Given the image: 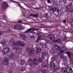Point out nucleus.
<instances>
[{
    "mask_svg": "<svg viewBox=\"0 0 73 73\" xmlns=\"http://www.w3.org/2000/svg\"><path fill=\"white\" fill-rule=\"evenodd\" d=\"M7 42V41L5 39H3L0 42V43L1 44H2V45H5L6 44V42Z\"/></svg>",
    "mask_w": 73,
    "mask_h": 73,
    "instance_id": "f8f14e48",
    "label": "nucleus"
},
{
    "mask_svg": "<svg viewBox=\"0 0 73 73\" xmlns=\"http://www.w3.org/2000/svg\"><path fill=\"white\" fill-rule=\"evenodd\" d=\"M40 1H43L44 0H40Z\"/></svg>",
    "mask_w": 73,
    "mask_h": 73,
    "instance_id": "338daca9",
    "label": "nucleus"
},
{
    "mask_svg": "<svg viewBox=\"0 0 73 73\" xmlns=\"http://www.w3.org/2000/svg\"><path fill=\"white\" fill-rule=\"evenodd\" d=\"M54 13L56 16H57L58 15H60L61 13V11H59L58 10L56 11H54Z\"/></svg>",
    "mask_w": 73,
    "mask_h": 73,
    "instance_id": "9b49d317",
    "label": "nucleus"
},
{
    "mask_svg": "<svg viewBox=\"0 0 73 73\" xmlns=\"http://www.w3.org/2000/svg\"><path fill=\"white\" fill-rule=\"evenodd\" d=\"M66 54H67L68 55V57H69V58H71V56H70V53H69V52H66Z\"/></svg>",
    "mask_w": 73,
    "mask_h": 73,
    "instance_id": "393cba45",
    "label": "nucleus"
},
{
    "mask_svg": "<svg viewBox=\"0 0 73 73\" xmlns=\"http://www.w3.org/2000/svg\"><path fill=\"white\" fill-rule=\"evenodd\" d=\"M21 69L22 71H24V70H26V68L25 67H21Z\"/></svg>",
    "mask_w": 73,
    "mask_h": 73,
    "instance_id": "b1692460",
    "label": "nucleus"
},
{
    "mask_svg": "<svg viewBox=\"0 0 73 73\" xmlns=\"http://www.w3.org/2000/svg\"><path fill=\"white\" fill-rule=\"evenodd\" d=\"M54 48L55 50L56 51L57 50H58L59 51L61 50V48L60 47L58 46V45H54Z\"/></svg>",
    "mask_w": 73,
    "mask_h": 73,
    "instance_id": "1a4fd4ad",
    "label": "nucleus"
},
{
    "mask_svg": "<svg viewBox=\"0 0 73 73\" xmlns=\"http://www.w3.org/2000/svg\"><path fill=\"white\" fill-rule=\"evenodd\" d=\"M72 9V7L70 6V5H68L66 6V7L65 10L67 12H70Z\"/></svg>",
    "mask_w": 73,
    "mask_h": 73,
    "instance_id": "39448f33",
    "label": "nucleus"
},
{
    "mask_svg": "<svg viewBox=\"0 0 73 73\" xmlns=\"http://www.w3.org/2000/svg\"><path fill=\"white\" fill-rule=\"evenodd\" d=\"M44 38L45 37H44V36L41 35V34H39V35L38 36L37 39L36 40V42H38V41L40 40H43L44 39Z\"/></svg>",
    "mask_w": 73,
    "mask_h": 73,
    "instance_id": "423d86ee",
    "label": "nucleus"
},
{
    "mask_svg": "<svg viewBox=\"0 0 73 73\" xmlns=\"http://www.w3.org/2000/svg\"><path fill=\"white\" fill-rule=\"evenodd\" d=\"M2 7L4 9H6L8 7V4L6 3H4L2 4Z\"/></svg>",
    "mask_w": 73,
    "mask_h": 73,
    "instance_id": "9d476101",
    "label": "nucleus"
},
{
    "mask_svg": "<svg viewBox=\"0 0 73 73\" xmlns=\"http://www.w3.org/2000/svg\"><path fill=\"white\" fill-rule=\"evenodd\" d=\"M29 62H33L32 60L31 59H29L28 61Z\"/></svg>",
    "mask_w": 73,
    "mask_h": 73,
    "instance_id": "58836bf2",
    "label": "nucleus"
},
{
    "mask_svg": "<svg viewBox=\"0 0 73 73\" xmlns=\"http://www.w3.org/2000/svg\"><path fill=\"white\" fill-rule=\"evenodd\" d=\"M54 3H55V4H56V2H54Z\"/></svg>",
    "mask_w": 73,
    "mask_h": 73,
    "instance_id": "774afa93",
    "label": "nucleus"
},
{
    "mask_svg": "<svg viewBox=\"0 0 73 73\" xmlns=\"http://www.w3.org/2000/svg\"><path fill=\"white\" fill-rule=\"evenodd\" d=\"M54 42H62V41H61V40L60 39H58L56 40H54Z\"/></svg>",
    "mask_w": 73,
    "mask_h": 73,
    "instance_id": "aec40b11",
    "label": "nucleus"
},
{
    "mask_svg": "<svg viewBox=\"0 0 73 73\" xmlns=\"http://www.w3.org/2000/svg\"><path fill=\"white\" fill-rule=\"evenodd\" d=\"M54 57H52L51 58V61H54Z\"/></svg>",
    "mask_w": 73,
    "mask_h": 73,
    "instance_id": "603ef678",
    "label": "nucleus"
},
{
    "mask_svg": "<svg viewBox=\"0 0 73 73\" xmlns=\"http://www.w3.org/2000/svg\"><path fill=\"white\" fill-rule=\"evenodd\" d=\"M30 37L31 38H35V36H30Z\"/></svg>",
    "mask_w": 73,
    "mask_h": 73,
    "instance_id": "bf43d9fd",
    "label": "nucleus"
},
{
    "mask_svg": "<svg viewBox=\"0 0 73 73\" xmlns=\"http://www.w3.org/2000/svg\"><path fill=\"white\" fill-rule=\"evenodd\" d=\"M70 5H72V4H73L72 3H71L70 4Z\"/></svg>",
    "mask_w": 73,
    "mask_h": 73,
    "instance_id": "0e129e2a",
    "label": "nucleus"
},
{
    "mask_svg": "<svg viewBox=\"0 0 73 73\" xmlns=\"http://www.w3.org/2000/svg\"><path fill=\"white\" fill-rule=\"evenodd\" d=\"M10 50V48H7L3 49L2 53L4 54H7V53H8Z\"/></svg>",
    "mask_w": 73,
    "mask_h": 73,
    "instance_id": "20e7f679",
    "label": "nucleus"
},
{
    "mask_svg": "<svg viewBox=\"0 0 73 73\" xmlns=\"http://www.w3.org/2000/svg\"><path fill=\"white\" fill-rule=\"evenodd\" d=\"M42 27L44 28H49V27H46L45 26V25H42Z\"/></svg>",
    "mask_w": 73,
    "mask_h": 73,
    "instance_id": "7c9ffc66",
    "label": "nucleus"
},
{
    "mask_svg": "<svg viewBox=\"0 0 73 73\" xmlns=\"http://www.w3.org/2000/svg\"><path fill=\"white\" fill-rule=\"evenodd\" d=\"M9 73H12V70H9Z\"/></svg>",
    "mask_w": 73,
    "mask_h": 73,
    "instance_id": "864d4df0",
    "label": "nucleus"
},
{
    "mask_svg": "<svg viewBox=\"0 0 73 73\" xmlns=\"http://www.w3.org/2000/svg\"><path fill=\"white\" fill-rule=\"evenodd\" d=\"M44 17L45 18H48L49 17V15L48 14H45L44 15Z\"/></svg>",
    "mask_w": 73,
    "mask_h": 73,
    "instance_id": "72a5a7b5",
    "label": "nucleus"
},
{
    "mask_svg": "<svg viewBox=\"0 0 73 73\" xmlns=\"http://www.w3.org/2000/svg\"><path fill=\"white\" fill-rule=\"evenodd\" d=\"M23 15L24 16H25V14H23Z\"/></svg>",
    "mask_w": 73,
    "mask_h": 73,
    "instance_id": "69168bd1",
    "label": "nucleus"
},
{
    "mask_svg": "<svg viewBox=\"0 0 73 73\" xmlns=\"http://www.w3.org/2000/svg\"><path fill=\"white\" fill-rule=\"evenodd\" d=\"M48 1V3H51V1L50 0H47Z\"/></svg>",
    "mask_w": 73,
    "mask_h": 73,
    "instance_id": "8fccbe9b",
    "label": "nucleus"
},
{
    "mask_svg": "<svg viewBox=\"0 0 73 73\" xmlns=\"http://www.w3.org/2000/svg\"><path fill=\"white\" fill-rule=\"evenodd\" d=\"M66 19H65L64 20H63V23H64V24H66Z\"/></svg>",
    "mask_w": 73,
    "mask_h": 73,
    "instance_id": "ea45409f",
    "label": "nucleus"
},
{
    "mask_svg": "<svg viewBox=\"0 0 73 73\" xmlns=\"http://www.w3.org/2000/svg\"><path fill=\"white\" fill-rule=\"evenodd\" d=\"M57 9V7H55V8H54V9Z\"/></svg>",
    "mask_w": 73,
    "mask_h": 73,
    "instance_id": "e2e57ef3",
    "label": "nucleus"
},
{
    "mask_svg": "<svg viewBox=\"0 0 73 73\" xmlns=\"http://www.w3.org/2000/svg\"><path fill=\"white\" fill-rule=\"evenodd\" d=\"M47 37L48 38H49L50 40L51 41H53L55 39V37L52 34H50L48 35Z\"/></svg>",
    "mask_w": 73,
    "mask_h": 73,
    "instance_id": "7ed1b4c3",
    "label": "nucleus"
},
{
    "mask_svg": "<svg viewBox=\"0 0 73 73\" xmlns=\"http://www.w3.org/2000/svg\"><path fill=\"white\" fill-rule=\"evenodd\" d=\"M33 61L35 64H37V60L36 59H34L33 60Z\"/></svg>",
    "mask_w": 73,
    "mask_h": 73,
    "instance_id": "c756f323",
    "label": "nucleus"
},
{
    "mask_svg": "<svg viewBox=\"0 0 73 73\" xmlns=\"http://www.w3.org/2000/svg\"><path fill=\"white\" fill-rule=\"evenodd\" d=\"M14 45H19V41L18 42H14L13 43Z\"/></svg>",
    "mask_w": 73,
    "mask_h": 73,
    "instance_id": "5701e85b",
    "label": "nucleus"
},
{
    "mask_svg": "<svg viewBox=\"0 0 73 73\" xmlns=\"http://www.w3.org/2000/svg\"><path fill=\"white\" fill-rule=\"evenodd\" d=\"M20 62L21 65H24V64H25V62L23 60H21L20 61Z\"/></svg>",
    "mask_w": 73,
    "mask_h": 73,
    "instance_id": "6ab92c4d",
    "label": "nucleus"
},
{
    "mask_svg": "<svg viewBox=\"0 0 73 73\" xmlns=\"http://www.w3.org/2000/svg\"><path fill=\"white\" fill-rule=\"evenodd\" d=\"M31 16L33 17H38V14H31L29 15V16Z\"/></svg>",
    "mask_w": 73,
    "mask_h": 73,
    "instance_id": "f3484780",
    "label": "nucleus"
},
{
    "mask_svg": "<svg viewBox=\"0 0 73 73\" xmlns=\"http://www.w3.org/2000/svg\"><path fill=\"white\" fill-rule=\"evenodd\" d=\"M56 69H57V70H58V69H60V67L59 66L56 67Z\"/></svg>",
    "mask_w": 73,
    "mask_h": 73,
    "instance_id": "c03bdc74",
    "label": "nucleus"
},
{
    "mask_svg": "<svg viewBox=\"0 0 73 73\" xmlns=\"http://www.w3.org/2000/svg\"><path fill=\"white\" fill-rule=\"evenodd\" d=\"M19 36L20 37H21L23 39H24L25 38V36H24V35L22 33H20L19 34Z\"/></svg>",
    "mask_w": 73,
    "mask_h": 73,
    "instance_id": "4be33fe9",
    "label": "nucleus"
},
{
    "mask_svg": "<svg viewBox=\"0 0 73 73\" xmlns=\"http://www.w3.org/2000/svg\"><path fill=\"white\" fill-rule=\"evenodd\" d=\"M72 67L68 66L66 68H64L61 70V73H66L67 72L68 73H72Z\"/></svg>",
    "mask_w": 73,
    "mask_h": 73,
    "instance_id": "f257e3e1",
    "label": "nucleus"
},
{
    "mask_svg": "<svg viewBox=\"0 0 73 73\" xmlns=\"http://www.w3.org/2000/svg\"><path fill=\"white\" fill-rule=\"evenodd\" d=\"M41 72L42 73H46L47 72L46 70L45 69H43L41 70Z\"/></svg>",
    "mask_w": 73,
    "mask_h": 73,
    "instance_id": "bb28decb",
    "label": "nucleus"
},
{
    "mask_svg": "<svg viewBox=\"0 0 73 73\" xmlns=\"http://www.w3.org/2000/svg\"><path fill=\"white\" fill-rule=\"evenodd\" d=\"M34 53V50H33L31 49H30L29 50V52H28L29 54V55H31V54H33V53Z\"/></svg>",
    "mask_w": 73,
    "mask_h": 73,
    "instance_id": "ddd939ff",
    "label": "nucleus"
},
{
    "mask_svg": "<svg viewBox=\"0 0 73 73\" xmlns=\"http://www.w3.org/2000/svg\"><path fill=\"white\" fill-rule=\"evenodd\" d=\"M50 11L54 12V8L53 7H52L51 8H50Z\"/></svg>",
    "mask_w": 73,
    "mask_h": 73,
    "instance_id": "2f4dec72",
    "label": "nucleus"
},
{
    "mask_svg": "<svg viewBox=\"0 0 73 73\" xmlns=\"http://www.w3.org/2000/svg\"><path fill=\"white\" fill-rule=\"evenodd\" d=\"M2 33H3L2 32H0V36L1 35Z\"/></svg>",
    "mask_w": 73,
    "mask_h": 73,
    "instance_id": "680f3d73",
    "label": "nucleus"
},
{
    "mask_svg": "<svg viewBox=\"0 0 73 73\" xmlns=\"http://www.w3.org/2000/svg\"><path fill=\"white\" fill-rule=\"evenodd\" d=\"M68 61L66 60H64L63 62V64L64 66H67L68 64Z\"/></svg>",
    "mask_w": 73,
    "mask_h": 73,
    "instance_id": "dca6fc26",
    "label": "nucleus"
},
{
    "mask_svg": "<svg viewBox=\"0 0 73 73\" xmlns=\"http://www.w3.org/2000/svg\"><path fill=\"white\" fill-rule=\"evenodd\" d=\"M33 65V62H31L30 63V65L31 66H32Z\"/></svg>",
    "mask_w": 73,
    "mask_h": 73,
    "instance_id": "a19ab883",
    "label": "nucleus"
},
{
    "mask_svg": "<svg viewBox=\"0 0 73 73\" xmlns=\"http://www.w3.org/2000/svg\"><path fill=\"white\" fill-rule=\"evenodd\" d=\"M42 59H43V60L44 62H45V61H46V60L45 59V57L44 56H42Z\"/></svg>",
    "mask_w": 73,
    "mask_h": 73,
    "instance_id": "c9c22d12",
    "label": "nucleus"
},
{
    "mask_svg": "<svg viewBox=\"0 0 73 73\" xmlns=\"http://www.w3.org/2000/svg\"><path fill=\"white\" fill-rule=\"evenodd\" d=\"M50 66L51 67H53V66H54V63L53 62H51L50 64Z\"/></svg>",
    "mask_w": 73,
    "mask_h": 73,
    "instance_id": "a878e982",
    "label": "nucleus"
},
{
    "mask_svg": "<svg viewBox=\"0 0 73 73\" xmlns=\"http://www.w3.org/2000/svg\"><path fill=\"white\" fill-rule=\"evenodd\" d=\"M71 25L72 27H73V20L71 21Z\"/></svg>",
    "mask_w": 73,
    "mask_h": 73,
    "instance_id": "37998d69",
    "label": "nucleus"
},
{
    "mask_svg": "<svg viewBox=\"0 0 73 73\" xmlns=\"http://www.w3.org/2000/svg\"><path fill=\"white\" fill-rule=\"evenodd\" d=\"M64 55L63 54H62L60 55V58H62V59H63L64 58Z\"/></svg>",
    "mask_w": 73,
    "mask_h": 73,
    "instance_id": "c85d7f7f",
    "label": "nucleus"
},
{
    "mask_svg": "<svg viewBox=\"0 0 73 73\" xmlns=\"http://www.w3.org/2000/svg\"><path fill=\"white\" fill-rule=\"evenodd\" d=\"M3 17L4 19H5L7 18V17L5 15H4L3 16Z\"/></svg>",
    "mask_w": 73,
    "mask_h": 73,
    "instance_id": "4c0bfd02",
    "label": "nucleus"
},
{
    "mask_svg": "<svg viewBox=\"0 0 73 73\" xmlns=\"http://www.w3.org/2000/svg\"><path fill=\"white\" fill-rule=\"evenodd\" d=\"M38 25L39 26V27H41V26H42V24H38Z\"/></svg>",
    "mask_w": 73,
    "mask_h": 73,
    "instance_id": "6e6d98bb",
    "label": "nucleus"
},
{
    "mask_svg": "<svg viewBox=\"0 0 73 73\" xmlns=\"http://www.w3.org/2000/svg\"><path fill=\"white\" fill-rule=\"evenodd\" d=\"M45 41L46 42H49V40H48L47 39H46L45 40Z\"/></svg>",
    "mask_w": 73,
    "mask_h": 73,
    "instance_id": "5fc2aeb1",
    "label": "nucleus"
},
{
    "mask_svg": "<svg viewBox=\"0 0 73 73\" xmlns=\"http://www.w3.org/2000/svg\"><path fill=\"white\" fill-rule=\"evenodd\" d=\"M44 68H46L48 67V65H45L44 66Z\"/></svg>",
    "mask_w": 73,
    "mask_h": 73,
    "instance_id": "de8ad7c7",
    "label": "nucleus"
},
{
    "mask_svg": "<svg viewBox=\"0 0 73 73\" xmlns=\"http://www.w3.org/2000/svg\"><path fill=\"white\" fill-rule=\"evenodd\" d=\"M18 22H19V23H22V21L21 20H19Z\"/></svg>",
    "mask_w": 73,
    "mask_h": 73,
    "instance_id": "4d7b16f0",
    "label": "nucleus"
},
{
    "mask_svg": "<svg viewBox=\"0 0 73 73\" xmlns=\"http://www.w3.org/2000/svg\"><path fill=\"white\" fill-rule=\"evenodd\" d=\"M29 50H30V48L29 47H27L26 49V50H27V51H29Z\"/></svg>",
    "mask_w": 73,
    "mask_h": 73,
    "instance_id": "79ce46f5",
    "label": "nucleus"
},
{
    "mask_svg": "<svg viewBox=\"0 0 73 73\" xmlns=\"http://www.w3.org/2000/svg\"><path fill=\"white\" fill-rule=\"evenodd\" d=\"M10 42H11L12 43H13V42H15V39H12L10 40Z\"/></svg>",
    "mask_w": 73,
    "mask_h": 73,
    "instance_id": "f704fd0d",
    "label": "nucleus"
},
{
    "mask_svg": "<svg viewBox=\"0 0 73 73\" xmlns=\"http://www.w3.org/2000/svg\"><path fill=\"white\" fill-rule=\"evenodd\" d=\"M14 57H15V55L14 54V53H11V55L9 56V58L13 59V58H14Z\"/></svg>",
    "mask_w": 73,
    "mask_h": 73,
    "instance_id": "2eb2a0df",
    "label": "nucleus"
},
{
    "mask_svg": "<svg viewBox=\"0 0 73 73\" xmlns=\"http://www.w3.org/2000/svg\"><path fill=\"white\" fill-rule=\"evenodd\" d=\"M22 25H17L14 26V28L16 29H17L18 30H20L21 29H22Z\"/></svg>",
    "mask_w": 73,
    "mask_h": 73,
    "instance_id": "0eeeda50",
    "label": "nucleus"
},
{
    "mask_svg": "<svg viewBox=\"0 0 73 73\" xmlns=\"http://www.w3.org/2000/svg\"><path fill=\"white\" fill-rule=\"evenodd\" d=\"M36 30H39V29H36L35 28L31 27L30 29H28L27 31H26L25 32V33H28V32H29L30 31H31L30 32V33H35V32H34V31H36Z\"/></svg>",
    "mask_w": 73,
    "mask_h": 73,
    "instance_id": "f03ea898",
    "label": "nucleus"
},
{
    "mask_svg": "<svg viewBox=\"0 0 73 73\" xmlns=\"http://www.w3.org/2000/svg\"><path fill=\"white\" fill-rule=\"evenodd\" d=\"M63 48H64V49H66V47L65 46H63Z\"/></svg>",
    "mask_w": 73,
    "mask_h": 73,
    "instance_id": "3c124183",
    "label": "nucleus"
},
{
    "mask_svg": "<svg viewBox=\"0 0 73 73\" xmlns=\"http://www.w3.org/2000/svg\"><path fill=\"white\" fill-rule=\"evenodd\" d=\"M41 51V48H38L37 49V52H38V53H39V52H40Z\"/></svg>",
    "mask_w": 73,
    "mask_h": 73,
    "instance_id": "cd10ccee",
    "label": "nucleus"
},
{
    "mask_svg": "<svg viewBox=\"0 0 73 73\" xmlns=\"http://www.w3.org/2000/svg\"><path fill=\"white\" fill-rule=\"evenodd\" d=\"M42 60L40 58H39L38 59V61L39 62H40L41 63V62H42Z\"/></svg>",
    "mask_w": 73,
    "mask_h": 73,
    "instance_id": "473e14b6",
    "label": "nucleus"
},
{
    "mask_svg": "<svg viewBox=\"0 0 73 73\" xmlns=\"http://www.w3.org/2000/svg\"><path fill=\"white\" fill-rule=\"evenodd\" d=\"M70 63H71V64H73V61L70 59Z\"/></svg>",
    "mask_w": 73,
    "mask_h": 73,
    "instance_id": "49530a36",
    "label": "nucleus"
},
{
    "mask_svg": "<svg viewBox=\"0 0 73 73\" xmlns=\"http://www.w3.org/2000/svg\"><path fill=\"white\" fill-rule=\"evenodd\" d=\"M35 9H37V10H38V9H40V7H38V8H35Z\"/></svg>",
    "mask_w": 73,
    "mask_h": 73,
    "instance_id": "13d9d810",
    "label": "nucleus"
},
{
    "mask_svg": "<svg viewBox=\"0 0 73 73\" xmlns=\"http://www.w3.org/2000/svg\"><path fill=\"white\" fill-rule=\"evenodd\" d=\"M9 58H4L3 60L4 65H8V63L9 62Z\"/></svg>",
    "mask_w": 73,
    "mask_h": 73,
    "instance_id": "6e6552de",
    "label": "nucleus"
},
{
    "mask_svg": "<svg viewBox=\"0 0 73 73\" xmlns=\"http://www.w3.org/2000/svg\"><path fill=\"white\" fill-rule=\"evenodd\" d=\"M42 53L43 56H43V57H45V55H46V54H45V52H42Z\"/></svg>",
    "mask_w": 73,
    "mask_h": 73,
    "instance_id": "e433bc0d",
    "label": "nucleus"
},
{
    "mask_svg": "<svg viewBox=\"0 0 73 73\" xmlns=\"http://www.w3.org/2000/svg\"><path fill=\"white\" fill-rule=\"evenodd\" d=\"M65 52V51L63 50H61L60 51V53H64Z\"/></svg>",
    "mask_w": 73,
    "mask_h": 73,
    "instance_id": "a18cd8bd",
    "label": "nucleus"
},
{
    "mask_svg": "<svg viewBox=\"0 0 73 73\" xmlns=\"http://www.w3.org/2000/svg\"><path fill=\"white\" fill-rule=\"evenodd\" d=\"M41 45L42 48H45L47 45V43H44V44H42Z\"/></svg>",
    "mask_w": 73,
    "mask_h": 73,
    "instance_id": "a211bd4d",
    "label": "nucleus"
},
{
    "mask_svg": "<svg viewBox=\"0 0 73 73\" xmlns=\"http://www.w3.org/2000/svg\"><path fill=\"white\" fill-rule=\"evenodd\" d=\"M7 31H8V32H10V31H11V29H8L7 30Z\"/></svg>",
    "mask_w": 73,
    "mask_h": 73,
    "instance_id": "052dcab7",
    "label": "nucleus"
},
{
    "mask_svg": "<svg viewBox=\"0 0 73 73\" xmlns=\"http://www.w3.org/2000/svg\"><path fill=\"white\" fill-rule=\"evenodd\" d=\"M19 45L21 46H24L25 45V44L23 42L19 41Z\"/></svg>",
    "mask_w": 73,
    "mask_h": 73,
    "instance_id": "4468645a",
    "label": "nucleus"
},
{
    "mask_svg": "<svg viewBox=\"0 0 73 73\" xmlns=\"http://www.w3.org/2000/svg\"><path fill=\"white\" fill-rule=\"evenodd\" d=\"M66 37H64V38H62V40H66Z\"/></svg>",
    "mask_w": 73,
    "mask_h": 73,
    "instance_id": "09e8293b",
    "label": "nucleus"
},
{
    "mask_svg": "<svg viewBox=\"0 0 73 73\" xmlns=\"http://www.w3.org/2000/svg\"><path fill=\"white\" fill-rule=\"evenodd\" d=\"M13 1V2H15V3H17V4H18V5H19V7H20L21 8H23V7L21 6V4H20V3L19 2H17V1L16 2L15 1Z\"/></svg>",
    "mask_w": 73,
    "mask_h": 73,
    "instance_id": "412c9836",
    "label": "nucleus"
}]
</instances>
